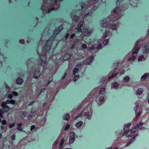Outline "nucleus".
Listing matches in <instances>:
<instances>
[{
	"mask_svg": "<svg viewBox=\"0 0 149 149\" xmlns=\"http://www.w3.org/2000/svg\"><path fill=\"white\" fill-rule=\"evenodd\" d=\"M56 36L53 34L46 41L45 46L46 50L47 52H49L50 49L54 42Z\"/></svg>",
	"mask_w": 149,
	"mask_h": 149,
	"instance_id": "nucleus-1",
	"label": "nucleus"
},
{
	"mask_svg": "<svg viewBox=\"0 0 149 149\" xmlns=\"http://www.w3.org/2000/svg\"><path fill=\"white\" fill-rule=\"evenodd\" d=\"M140 48V47L138 44L136 45L134 47V49L135 51L132 53V55L133 56L130 57L128 60L129 62H132V61L134 60L135 58V56H133L134 54H137L138 53L139 51Z\"/></svg>",
	"mask_w": 149,
	"mask_h": 149,
	"instance_id": "nucleus-2",
	"label": "nucleus"
},
{
	"mask_svg": "<svg viewBox=\"0 0 149 149\" xmlns=\"http://www.w3.org/2000/svg\"><path fill=\"white\" fill-rule=\"evenodd\" d=\"M109 19L107 17L105 18L104 20H101L100 22L101 26L103 28L106 27L108 20H109Z\"/></svg>",
	"mask_w": 149,
	"mask_h": 149,
	"instance_id": "nucleus-3",
	"label": "nucleus"
},
{
	"mask_svg": "<svg viewBox=\"0 0 149 149\" xmlns=\"http://www.w3.org/2000/svg\"><path fill=\"white\" fill-rule=\"evenodd\" d=\"M72 54H71L67 53L64 54L63 57H61L60 58V60L62 61L63 60H67L69 59L72 56Z\"/></svg>",
	"mask_w": 149,
	"mask_h": 149,
	"instance_id": "nucleus-4",
	"label": "nucleus"
},
{
	"mask_svg": "<svg viewBox=\"0 0 149 149\" xmlns=\"http://www.w3.org/2000/svg\"><path fill=\"white\" fill-rule=\"evenodd\" d=\"M131 125V123H128L127 124V126L123 128V130L124 131V132L123 134L124 135H126L128 133L130 130L129 128Z\"/></svg>",
	"mask_w": 149,
	"mask_h": 149,
	"instance_id": "nucleus-5",
	"label": "nucleus"
},
{
	"mask_svg": "<svg viewBox=\"0 0 149 149\" xmlns=\"http://www.w3.org/2000/svg\"><path fill=\"white\" fill-rule=\"evenodd\" d=\"M75 136V134L74 132H72L70 133L69 139V142L70 143H72L74 141Z\"/></svg>",
	"mask_w": 149,
	"mask_h": 149,
	"instance_id": "nucleus-6",
	"label": "nucleus"
},
{
	"mask_svg": "<svg viewBox=\"0 0 149 149\" xmlns=\"http://www.w3.org/2000/svg\"><path fill=\"white\" fill-rule=\"evenodd\" d=\"M1 106L4 113L7 112L10 109V107L8 105L1 103Z\"/></svg>",
	"mask_w": 149,
	"mask_h": 149,
	"instance_id": "nucleus-7",
	"label": "nucleus"
},
{
	"mask_svg": "<svg viewBox=\"0 0 149 149\" xmlns=\"http://www.w3.org/2000/svg\"><path fill=\"white\" fill-rule=\"evenodd\" d=\"M45 55L44 54L43 55V58H42L40 56V58L42 60V61L41 62L40 65L43 69L44 68L45 64L47 62V60L46 59H45Z\"/></svg>",
	"mask_w": 149,
	"mask_h": 149,
	"instance_id": "nucleus-8",
	"label": "nucleus"
},
{
	"mask_svg": "<svg viewBox=\"0 0 149 149\" xmlns=\"http://www.w3.org/2000/svg\"><path fill=\"white\" fill-rule=\"evenodd\" d=\"M92 31L91 30L87 29L85 28L83 30V35L85 36H87L88 34H91Z\"/></svg>",
	"mask_w": 149,
	"mask_h": 149,
	"instance_id": "nucleus-9",
	"label": "nucleus"
},
{
	"mask_svg": "<svg viewBox=\"0 0 149 149\" xmlns=\"http://www.w3.org/2000/svg\"><path fill=\"white\" fill-rule=\"evenodd\" d=\"M142 49L144 53H148L149 52V46L146 45L142 47Z\"/></svg>",
	"mask_w": 149,
	"mask_h": 149,
	"instance_id": "nucleus-10",
	"label": "nucleus"
},
{
	"mask_svg": "<svg viewBox=\"0 0 149 149\" xmlns=\"http://www.w3.org/2000/svg\"><path fill=\"white\" fill-rule=\"evenodd\" d=\"M40 69L38 68L36 70V71L34 74L33 78L37 79L40 76Z\"/></svg>",
	"mask_w": 149,
	"mask_h": 149,
	"instance_id": "nucleus-11",
	"label": "nucleus"
},
{
	"mask_svg": "<svg viewBox=\"0 0 149 149\" xmlns=\"http://www.w3.org/2000/svg\"><path fill=\"white\" fill-rule=\"evenodd\" d=\"M24 82L23 79L20 77H18L16 79L15 83L17 84L21 85Z\"/></svg>",
	"mask_w": 149,
	"mask_h": 149,
	"instance_id": "nucleus-12",
	"label": "nucleus"
},
{
	"mask_svg": "<svg viewBox=\"0 0 149 149\" xmlns=\"http://www.w3.org/2000/svg\"><path fill=\"white\" fill-rule=\"evenodd\" d=\"M137 130V128L136 127V126H135L132 130H129V133L130 132L131 133L130 134L128 135V136L130 137H132L134 133L136 132V131Z\"/></svg>",
	"mask_w": 149,
	"mask_h": 149,
	"instance_id": "nucleus-13",
	"label": "nucleus"
},
{
	"mask_svg": "<svg viewBox=\"0 0 149 149\" xmlns=\"http://www.w3.org/2000/svg\"><path fill=\"white\" fill-rule=\"evenodd\" d=\"M94 57L92 56L86 60L87 63L88 65H90L94 59Z\"/></svg>",
	"mask_w": 149,
	"mask_h": 149,
	"instance_id": "nucleus-14",
	"label": "nucleus"
},
{
	"mask_svg": "<svg viewBox=\"0 0 149 149\" xmlns=\"http://www.w3.org/2000/svg\"><path fill=\"white\" fill-rule=\"evenodd\" d=\"M122 12L121 11V10L120 7L118 6L116 7L114 9L113 11L114 13H117L118 14H120Z\"/></svg>",
	"mask_w": 149,
	"mask_h": 149,
	"instance_id": "nucleus-15",
	"label": "nucleus"
},
{
	"mask_svg": "<svg viewBox=\"0 0 149 149\" xmlns=\"http://www.w3.org/2000/svg\"><path fill=\"white\" fill-rule=\"evenodd\" d=\"M148 77H149V73H146L142 76L141 80L142 81H144Z\"/></svg>",
	"mask_w": 149,
	"mask_h": 149,
	"instance_id": "nucleus-16",
	"label": "nucleus"
},
{
	"mask_svg": "<svg viewBox=\"0 0 149 149\" xmlns=\"http://www.w3.org/2000/svg\"><path fill=\"white\" fill-rule=\"evenodd\" d=\"M65 140L64 138H62L61 140L60 143L59 145V148L62 149L63 148V145L64 142Z\"/></svg>",
	"mask_w": 149,
	"mask_h": 149,
	"instance_id": "nucleus-17",
	"label": "nucleus"
},
{
	"mask_svg": "<svg viewBox=\"0 0 149 149\" xmlns=\"http://www.w3.org/2000/svg\"><path fill=\"white\" fill-rule=\"evenodd\" d=\"M143 91L142 88H139L136 91V94L139 95H140Z\"/></svg>",
	"mask_w": 149,
	"mask_h": 149,
	"instance_id": "nucleus-18",
	"label": "nucleus"
},
{
	"mask_svg": "<svg viewBox=\"0 0 149 149\" xmlns=\"http://www.w3.org/2000/svg\"><path fill=\"white\" fill-rule=\"evenodd\" d=\"M26 112L22 111L20 113L21 117L22 118H24L26 116Z\"/></svg>",
	"mask_w": 149,
	"mask_h": 149,
	"instance_id": "nucleus-19",
	"label": "nucleus"
},
{
	"mask_svg": "<svg viewBox=\"0 0 149 149\" xmlns=\"http://www.w3.org/2000/svg\"><path fill=\"white\" fill-rule=\"evenodd\" d=\"M22 123H19L17 125V129L19 130L22 131Z\"/></svg>",
	"mask_w": 149,
	"mask_h": 149,
	"instance_id": "nucleus-20",
	"label": "nucleus"
},
{
	"mask_svg": "<svg viewBox=\"0 0 149 149\" xmlns=\"http://www.w3.org/2000/svg\"><path fill=\"white\" fill-rule=\"evenodd\" d=\"M117 74H118V73L117 72H116V71H114V72H113V73L111 75H110L109 77V79H110L113 78L114 77L116 76Z\"/></svg>",
	"mask_w": 149,
	"mask_h": 149,
	"instance_id": "nucleus-21",
	"label": "nucleus"
},
{
	"mask_svg": "<svg viewBox=\"0 0 149 149\" xmlns=\"http://www.w3.org/2000/svg\"><path fill=\"white\" fill-rule=\"evenodd\" d=\"M83 124V122L81 121H80L77 123L75 125V126L77 127H79L81 126Z\"/></svg>",
	"mask_w": 149,
	"mask_h": 149,
	"instance_id": "nucleus-22",
	"label": "nucleus"
},
{
	"mask_svg": "<svg viewBox=\"0 0 149 149\" xmlns=\"http://www.w3.org/2000/svg\"><path fill=\"white\" fill-rule=\"evenodd\" d=\"M105 91L106 89L105 88H101L99 91V93L100 94H102L105 92Z\"/></svg>",
	"mask_w": 149,
	"mask_h": 149,
	"instance_id": "nucleus-23",
	"label": "nucleus"
},
{
	"mask_svg": "<svg viewBox=\"0 0 149 149\" xmlns=\"http://www.w3.org/2000/svg\"><path fill=\"white\" fill-rule=\"evenodd\" d=\"M130 80V77L128 76H126L123 79V81L125 82H127Z\"/></svg>",
	"mask_w": 149,
	"mask_h": 149,
	"instance_id": "nucleus-24",
	"label": "nucleus"
},
{
	"mask_svg": "<svg viewBox=\"0 0 149 149\" xmlns=\"http://www.w3.org/2000/svg\"><path fill=\"white\" fill-rule=\"evenodd\" d=\"M79 20V17L77 15H74L73 17V20L74 22H77Z\"/></svg>",
	"mask_w": 149,
	"mask_h": 149,
	"instance_id": "nucleus-25",
	"label": "nucleus"
},
{
	"mask_svg": "<svg viewBox=\"0 0 149 149\" xmlns=\"http://www.w3.org/2000/svg\"><path fill=\"white\" fill-rule=\"evenodd\" d=\"M63 25L62 24L60 25L59 27L56 28V29L59 32H60L63 30Z\"/></svg>",
	"mask_w": 149,
	"mask_h": 149,
	"instance_id": "nucleus-26",
	"label": "nucleus"
},
{
	"mask_svg": "<svg viewBox=\"0 0 149 149\" xmlns=\"http://www.w3.org/2000/svg\"><path fill=\"white\" fill-rule=\"evenodd\" d=\"M70 115L67 114L63 116V118L66 120H68L70 118Z\"/></svg>",
	"mask_w": 149,
	"mask_h": 149,
	"instance_id": "nucleus-27",
	"label": "nucleus"
},
{
	"mask_svg": "<svg viewBox=\"0 0 149 149\" xmlns=\"http://www.w3.org/2000/svg\"><path fill=\"white\" fill-rule=\"evenodd\" d=\"M27 64L29 65H33V63L32 62V61L31 58L28 59L27 61Z\"/></svg>",
	"mask_w": 149,
	"mask_h": 149,
	"instance_id": "nucleus-28",
	"label": "nucleus"
},
{
	"mask_svg": "<svg viewBox=\"0 0 149 149\" xmlns=\"http://www.w3.org/2000/svg\"><path fill=\"white\" fill-rule=\"evenodd\" d=\"M79 5L81 6V9H83L85 6V3L83 1H80Z\"/></svg>",
	"mask_w": 149,
	"mask_h": 149,
	"instance_id": "nucleus-29",
	"label": "nucleus"
},
{
	"mask_svg": "<svg viewBox=\"0 0 149 149\" xmlns=\"http://www.w3.org/2000/svg\"><path fill=\"white\" fill-rule=\"evenodd\" d=\"M143 125V124L142 123H141L138 125L137 124V125L135 126H136L137 128H139L142 130L143 128V127H142Z\"/></svg>",
	"mask_w": 149,
	"mask_h": 149,
	"instance_id": "nucleus-30",
	"label": "nucleus"
},
{
	"mask_svg": "<svg viewBox=\"0 0 149 149\" xmlns=\"http://www.w3.org/2000/svg\"><path fill=\"white\" fill-rule=\"evenodd\" d=\"M79 71V70L78 68H74L73 70V75H75Z\"/></svg>",
	"mask_w": 149,
	"mask_h": 149,
	"instance_id": "nucleus-31",
	"label": "nucleus"
},
{
	"mask_svg": "<svg viewBox=\"0 0 149 149\" xmlns=\"http://www.w3.org/2000/svg\"><path fill=\"white\" fill-rule=\"evenodd\" d=\"M112 85L113 86V87L114 88H117L119 86L118 84V82L115 81L113 83Z\"/></svg>",
	"mask_w": 149,
	"mask_h": 149,
	"instance_id": "nucleus-32",
	"label": "nucleus"
},
{
	"mask_svg": "<svg viewBox=\"0 0 149 149\" xmlns=\"http://www.w3.org/2000/svg\"><path fill=\"white\" fill-rule=\"evenodd\" d=\"M45 89V88H42L40 91V93H39V95H40L41 94H45L44 93Z\"/></svg>",
	"mask_w": 149,
	"mask_h": 149,
	"instance_id": "nucleus-33",
	"label": "nucleus"
},
{
	"mask_svg": "<svg viewBox=\"0 0 149 149\" xmlns=\"http://www.w3.org/2000/svg\"><path fill=\"white\" fill-rule=\"evenodd\" d=\"M60 33V32H59L58 30L56 29H55L54 31L53 34L55 36H57L58 34Z\"/></svg>",
	"mask_w": 149,
	"mask_h": 149,
	"instance_id": "nucleus-34",
	"label": "nucleus"
},
{
	"mask_svg": "<svg viewBox=\"0 0 149 149\" xmlns=\"http://www.w3.org/2000/svg\"><path fill=\"white\" fill-rule=\"evenodd\" d=\"M15 123L13 122V123L10 124L9 125V128L10 129H11L15 126Z\"/></svg>",
	"mask_w": 149,
	"mask_h": 149,
	"instance_id": "nucleus-35",
	"label": "nucleus"
},
{
	"mask_svg": "<svg viewBox=\"0 0 149 149\" xmlns=\"http://www.w3.org/2000/svg\"><path fill=\"white\" fill-rule=\"evenodd\" d=\"M144 58V56L143 55H141L139 57L138 60L139 61H142V59Z\"/></svg>",
	"mask_w": 149,
	"mask_h": 149,
	"instance_id": "nucleus-36",
	"label": "nucleus"
},
{
	"mask_svg": "<svg viewBox=\"0 0 149 149\" xmlns=\"http://www.w3.org/2000/svg\"><path fill=\"white\" fill-rule=\"evenodd\" d=\"M79 75H76L73 77V79L74 81H76L79 78Z\"/></svg>",
	"mask_w": 149,
	"mask_h": 149,
	"instance_id": "nucleus-37",
	"label": "nucleus"
},
{
	"mask_svg": "<svg viewBox=\"0 0 149 149\" xmlns=\"http://www.w3.org/2000/svg\"><path fill=\"white\" fill-rule=\"evenodd\" d=\"M4 113L3 110L2 109H0V117L2 118H3V114Z\"/></svg>",
	"mask_w": 149,
	"mask_h": 149,
	"instance_id": "nucleus-38",
	"label": "nucleus"
},
{
	"mask_svg": "<svg viewBox=\"0 0 149 149\" xmlns=\"http://www.w3.org/2000/svg\"><path fill=\"white\" fill-rule=\"evenodd\" d=\"M1 103L6 105L7 104H10L9 100H7L6 102H1Z\"/></svg>",
	"mask_w": 149,
	"mask_h": 149,
	"instance_id": "nucleus-39",
	"label": "nucleus"
},
{
	"mask_svg": "<svg viewBox=\"0 0 149 149\" xmlns=\"http://www.w3.org/2000/svg\"><path fill=\"white\" fill-rule=\"evenodd\" d=\"M109 41V39H105L104 40V41L103 42V44L104 45H107V43H108Z\"/></svg>",
	"mask_w": 149,
	"mask_h": 149,
	"instance_id": "nucleus-40",
	"label": "nucleus"
},
{
	"mask_svg": "<svg viewBox=\"0 0 149 149\" xmlns=\"http://www.w3.org/2000/svg\"><path fill=\"white\" fill-rule=\"evenodd\" d=\"M70 125L68 124L66 125L64 129V130L65 131H67L70 127Z\"/></svg>",
	"mask_w": 149,
	"mask_h": 149,
	"instance_id": "nucleus-41",
	"label": "nucleus"
},
{
	"mask_svg": "<svg viewBox=\"0 0 149 149\" xmlns=\"http://www.w3.org/2000/svg\"><path fill=\"white\" fill-rule=\"evenodd\" d=\"M117 27V24H113L112 25L111 27V28L113 30H116V29Z\"/></svg>",
	"mask_w": 149,
	"mask_h": 149,
	"instance_id": "nucleus-42",
	"label": "nucleus"
},
{
	"mask_svg": "<svg viewBox=\"0 0 149 149\" xmlns=\"http://www.w3.org/2000/svg\"><path fill=\"white\" fill-rule=\"evenodd\" d=\"M90 10L88 9L86 10L85 12V16H87L89 13Z\"/></svg>",
	"mask_w": 149,
	"mask_h": 149,
	"instance_id": "nucleus-43",
	"label": "nucleus"
},
{
	"mask_svg": "<svg viewBox=\"0 0 149 149\" xmlns=\"http://www.w3.org/2000/svg\"><path fill=\"white\" fill-rule=\"evenodd\" d=\"M84 115L87 117L88 119H90V115L89 112H86L84 114Z\"/></svg>",
	"mask_w": 149,
	"mask_h": 149,
	"instance_id": "nucleus-44",
	"label": "nucleus"
},
{
	"mask_svg": "<svg viewBox=\"0 0 149 149\" xmlns=\"http://www.w3.org/2000/svg\"><path fill=\"white\" fill-rule=\"evenodd\" d=\"M102 47V44L100 43L97 45V49H100Z\"/></svg>",
	"mask_w": 149,
	"mask_h": 149,
	"instance_id": "nucleus-45",
	"label": "nucleus"
},
{
	"mask_svg": "<svg viewBox=\"0 0 149 149\" xmlns=\"http://www.w3.org/2000/svg\"><path fill=\"white\" fill-rule=\"evenodd\" d=\"M83 25V22L82 21H81L79 22L77 26L78 27H82V26Z\"/></svg>",
	"mask_w": 149,
	"mask_h": 149,
	"instance_id": "nucleus-46",
	"label": "nucleus"
},
{
	"mask_svg": "<svg viewBox=\"0 0 149 149\" xmlns=\"http://www.w3.org/2000/svg\"><path fill=\"white\" fill-rule=\"evenodd\" d=\"M81 28L82 27L77 26V28H76V29H77L78 31L81 32L82 31Z\"/></svg>",
	"mask_w": 149,
	"mask_h": 149,
	"instance_id": "nucleus-47",
	"label": "nucleus"
},
{
	"mask_svg": "<svg viewBox=\"0 0 149 149\" xmlns=\"http://www.w3.org/2000/svg\"><path fill=\"white\" fill-rule=\"evenodd\" d=\"M135 137H136V136H134L133 137V138L131 139V140L130 141H129L128 144H127V145H130V144H131V142L132 141H133L135 139Z\"/></svg>",
	"mask_w": 149,
	"mask_h": 149,
	"instance_id": "nucleus-48",
	"label": "nucleus"
},
{
	"mask_svg": "<svg viewBox=\"0 0 149 149\" xmlns=\"http://www.w3.org/2000/svg\"><path fill=\"white\" fill-rule=\"evenodd\" d=\"M82 47L83 49H86L87 48L86 45L85 43H83L82 45Z\"/></svg>",
	"mask_w": 149,
	"mask_h": 149,
	"instance_id": "nucleus-49",
	"label": "nucleus"
},
{
	"mask_svg": "<svg viewBox=\"0 0 149 149\" xmlns=\"http://www.w3.org/2000/svg\"><path fill=\"white\" fill-rule=\"evenodd\" d=\"M9 101L10 102V104H14L15 103V101L11 99L10 100H9Z\"/></svg>",
	"mask_w": 149,
	"mask_h": 149,
	"instance_id": "nucleus-50",
	"label": "nucleus"
},
{
	"mask_svg": "<svg viewBox=\"0 0 149 149\" xmlns=\"http://www.w3.org/2000/svg\"><path fill=\"white\" fill-rule=\"evenodd\" d=\"M99 101L100 102H102L104 101V97H100L99 99Z\"/></svg>",
	"mask_w": 149,
	"mask_h": 149,
	"instance_id": "nucleus-51",
	"label": "nucleus"
},
{
	"mask_svg": "<svg viewBox=\"0 0 149 149\" xmlns=\"http://www.w3.org/2000/svg\"><path fill=\"white\" fill-rule=\"evenodd\" d=\"M55 9V8L53 7L52 8H50L48 9V12H50L54 10Z\"/></svg>",
	"mask_w": 149,
	"mask_h": 149,
	"instance_id": "nucleus-52",
	"label": "nucleus"
},
{
	"mask_svg": "<svg viewBox=\"0 0 149 149\" xmlns=\"http://www.w3.org/2000/svg\"><path fill=\"white\" fill-rule=\"evenodd\" d=\"M52 78L50 77H49L48 80V82L47 84V85H48L50 84V83L52 81Z\"/></svg>",
	"mask_w": 149,
	"mask_h": 149,
	"instance_id": "nucleus-53",
	"label": "nucleus"
},
{
	"mask_svg": "<svg viewBox=\"0 0 149 149\" xmlns=\"http://www.w3.org/2000/svg\"><path fill=\"white\" fill-rule=\"evenodd\" d=\"M12 94L15 96H17L18 95V93L15 91H13L12 92Z\"/></svg>",
	"mask_w": 149,
	"mask_h": 149,
	"instance_id": "nucleus-54",
	"label": "nucleus"
},
{
	"mask_svg": "<svg viewBox=\"0 0 149 149\" xmlns=\"http://www.w3.org/2000/svg\"><path fill=\"white\" fill-rule=\"evenodd\" d=\"M5 88L6 91H10V88L7 85L5 86Z\"/></svg>",
	"mask_w": 149,
	"mask_h": 149,
	"instance_id": "nucleus-55",
	"label": "nucleus"
},
{
	"mask_svg": "<svg viewBox=\"0 0 149 149\" xmlns=\"http://www.w3.org/2000/svg\"><path fill=\"white\" fill-rule=\"evenodd\" d=\"M94 49H95V46H92L91 47H89V48H88V50H90V51L94 50Z\"/></svg>",
	"mask_w": 149,
	"mask_h": 149,
	"instance_id": "nucleus-56",
	"label": "nucleus"
},
{
	"mask_svg": "<svg viewBox=\"0 0 149 149\" xmlns=\"http://www.w3.org/2000/svg\"><path fill=\"white\" fill-rule=\"evenodd\" d=\"M8 96L10 99H11L13 98V95L12 94H10L8 95Z\"/></svg>",
	"mask_w": 149,
	"mask_h": 149,
	"instance_id": "nucleus-57",
	"label": "nucleus"
},
{
	"mask_svg": "<svg viewBox=\"0 0 149 149\" xmlns=\"http://www.w3.org/2000/svg\"><path fill=\"white\" fill-rule=\"evenodd\" d=\"M36 127L35 125H32L31 127L30 130L31 131H32L33 129H35Z\"/></svg>",
	"mask_w": 149,
	"mask_h": 149,
	"instance_id": "nucleus-58",
	"label": "nucleus"
},
{
	"mask_svg": "<svg viewBox=\"0 0 149 149\" xmlns=\"http://www.w3.org/2000/svg\"><path fill=\"white\" fill-rule=\"evenodd\" d=\"M2 123L3 125H6L7 123V122L5 120H3L2 121Z\"/></svg>",
	"mask_w": 149,
	"mask_h": 149,
	"instance_id": "nucleus-59",
	"label": "nucleus"
},
{
	"mask_svg": "<svg viewBox=\"0 0 149 149\" xmlns=\"http://www.w3.org/2000/svg\"><path fill=\"white\" fill-rule=\"evenodd\" d=\"M78 40L76 39L75 40L73 43V45H74V46H75V45L78 42Z\"/></svg>",
	"mask_w": 149,
	"mask_h": 149,
	"instance_id": "nucleus-60",
	"label": "nucleus"
},
{
	"mask_svg": "<svg viewBox=\"0 0 149 149\" xmlns=\"http://www.w3.org/2000/svg\"><path fill=\"white\" fill-rule=\"evenodd\" d=\"M15 135L13 134L11 136V139L13 140H14L15 139Z\"/></svg>",
	"mask_w": 149,
	"mask_h": 149,
	"instance_id": "nucleus-61",
	"label": "nucleus"
},
{
	"mask_svg": "<svg viewBox=\"0 0 149 149\" xmlns=\"http://www.w3.org/2000/svg\"><path fill=\"white\" fill-rule=\"evenodd\" d=\"M75 33H72L70 35V38L71 39H73L74 37V36H75Z\"/></svg>",
	"mask_w": 149,
	"mask_h": 149,
	"instance_id": "nucleus-62",
	"label": "nucleus"
},
{
	"mask_svg": "<svg viewBox=\"0 0 149 149\" xmlns=\"http://www.w3.org/2000/svg\"><path fill=\"white\" fill-rule=\"evenodd\" d=\"M69 36V33H67L66 34L65 36V38L66 40H67L68 39V38Z\"/></svg>",
	"mask_w": 149,
	"mask_h": 149,
	"instance_id": "nucleus-63",
	"label": "nucleus"
},
{
	"mask_svg": "<svg viewBox=\"0 0 149 149\" xmlns=\"http://www.w3.org/2000/svg\"><path fill=\"white\" fill-rule=\"evenodd\" d=\"M67 74L66 73H65L64 75L62 77V79H65L67 76Z\"/></svg>",
	"mask_w": 149,
	"mask_h": 149,
	"instance_id": "nucleus-64",
	"label": "nucleus"
}]
</instances>
